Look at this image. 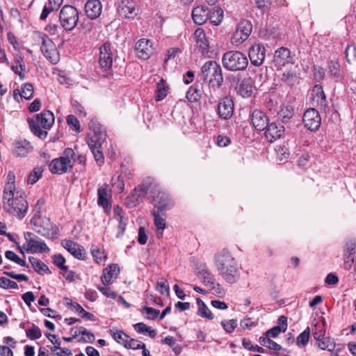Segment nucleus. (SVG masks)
I'll list each match as a JSON object with an SVG mask.
<instances>
[{"label":"nucleus","mask_w":356,"mask_h":356,"mask_svg":"<svg viewBox=\"0 0 356 356\" xmlns=\"http://www.w3.org/2000/svg\"><path fill=\"white\" fill-rule=\"evenodd\" d=\"M62 245L75 258L79 259H85L86 251L78 243L70 240H65L62 242Z\"/></svg>","instance_id":"bb28decb"},{"label":"nucleus","mask_w":356,"mask_h":356,"mask_svg":"<svg viewBox=\"0 0 356 356\" xmlns=\"http://www.w3.org/2000/svg\"><path fill=\"white\" fill-rule=\"evenodd\" d=\"M318 346L322 350L332 351L335 348L334 339L324 337L322 339L317 341Z\"/></svg>","instance_id":"09e8293b"},{"label":"nucleus","mask_w":356,"mask_h":356,"mask_svg":"<svg viewBox=\"0 0 356 356\" xmlns=\"http://www.w3.org/2000/svg\"><path fill=\"white\" fill-rule=\"evenodd\" d=\"M67 123L70 127V128L75 131L77 133L81 131V126L79 120L73 115H69L67 117Z\"/></svg>","instance_id":"052dcab7"},{"label":"nucleus","mask_w":356,"mask_h":356,"mask_svg":"<svg viewBox=\"0 0 356 356\" xmlns=\"http://www.w3.org/2000/svg\"><path fill=\"white\" fill-rule=\"evenodd\" d=\"M33 230L47 238L55 239L58 237L59 229L49 218H41L35 214L31 220Z\"/></svg>","instance_id":"7ed1b4c3"},{"label":"nucleus","mask_w":356,"mask_h":356,"mask_svg":"<svg viewBox=\"0 0 356 356\" xmlns=\"http://www.w3.org/2000/svg\"><path fill=\"white\" fill-rule=\"evenodd\" d=\"M112 332V337L119 343L122 344L124 347L129 339V336L125 334L122 330H116L115 332L111 330Z\"/></svg>","instance_id":"864d4df0"},{"label":"nucleus","mask_w":356,"mask_h":356,"mask_svg":"<svg viewBox=\"0 0 356 356\" xmlns=\"http://www.w3.org/2000/svg\"><path fill=\"white\" fill-rule=\"evenodd\" d=\"M204 79H209L210 84L213 81L216 83V86L220 88L223 83V75L220 65L216 61L209 60L206 62L201 69Z\"/></svg>","instance_id":"423d86ee"},{"label":"nucleus","mask_w":356,"mask_h":356,"mask_svg":"<svg viewBox=\"0 0 356 356\" xmlns=\"http://www.w3.org/2000/svg\"><path fill=\"white\" fill-rule=\"evenodd\" d=\"M321 119L318 112L314 108L307 110L303 115L305 127L311 131H316L321 125Z\"/></svg>","instance_id":"a211bd4d"},{"label":"nucleus","mask_w":356,"mask_h":356,"mask_svg":"<svg viewBox=\"0 0 356 356\" xmlns=\"http://www.w3.org/2000/svg\"><path fill=\"white\" fill-rule=\"evenodd\" d=\"M196 47L202 54H207L209 49V40L204 30L202 28L197 29L192 36Z\"/></svg>","instance_id":"412c9836"},{"label":"nucleus","mask_w":356,"mask_h":356,"mask_svg":"<svg viewBox=\"0 0 356 356\" xmlns=\"http://www.w3.org/2000/svg\"><path fill=\"white\" fill-rule=\"evenodd\" d=\"M252 124L259 131H264L269 122L267 115L261 111L254 109L250 115Z\"/></svg>","instance_id":"393cba45"},{"label":"nucleus","mask_w":356,"mask_h":356,"mask_svg":"<svg viewBox=\"0 0 356 356\" xmlns=\"http://www.w3.org/2000/svg\"><path fill=\"white\" fill-rule=\"evenodd\" d=\"M207 288L217 297L222 298L225 294L224 289L219 283L216 282V280L213 282V284L208 286Z\"/></svg>","instance_id":"680f3d73"},{"label":"nucleus","mask_w":356,"mask_h":356,"mask_svg":"<svg viewBox=\"0 0 356 356\" xmlns=\"http://www.w3.org/2000/svg\"><path fill=\"white\" fill-rule=\"evenodd\" d=\"M186 97L191 102H196L200 97V90L193 86L187 91Z\"/></svg>","instance_id":"4d7b16f0"},{"label":"nucleus","mask_w":356,"mask_h":356,"mask_svg":"<svg viewBox=\"0 0 356 356\" xmlns=\"http://www.w3.org/2000/svg\"><path fill=\"white\" fill-rule=\"evenodd\" d=\"M252 31V23L246 19L241 20L232 34L231 43L236 47L241 45L249 38Z\"/></svg>","instance_id":"1a4fd4ad"},{"label":"nucleus","mask_w":356,"mask_h":356,"mask_svg":"<svg viewBox=\"0 0 356 356\" xmlns=\"http://www.w3.org/2000/svg\"><path fill=\"white\" fill-rule=\"evenodd\" d=\"M118 13L123 18H134L137 15L136 2L133 0H120L118 5Z\"/></svg>","instance_id":"6ab92c4d"},{"label":"nucleus","mask_w":356,"mask_h":356,"mask_svg":"<svg viewBox=\"0 0 356 356\" xmlns=\"http://www.w3.org/2000/svg\"><path fill=\"white\" fill-rule=\"evenodd\" d=\"M26 337L31 340L40 339L42 337L40 329L33 325V326L26 330Z\"/></svg>","instance_id":"6e6d98bb"},{"label":"nucleus","mask_w":356,"mask_h":356,"mask_svg":"<svg viewBox=\"0 0 356 356\" xmlns=\"http://www.w3.org/2000/svg\"><path fill=\"white\" fill-rule=\"evenodd\" d=\"M237 94L243 98L251 97L254 91L253 81L250 78L243 79L236 88Z\"/></svg>","instance_id":"c756f323"},{"label":"nucleus","mask_w":356,"mask_h":356,"mask_svg":"<svg viewBox=\"0 0 356 356\" xmlns=\"http://www.w3.org/2000/svg\"><path fill=\"white\" fill-rule=\"evenodd\" d=\"M149 191L147 183H143L136 188L131 195L124 200V205L129 209L136 207L143 202Z\"/></svg>","instance_id":"9b49d317"},{"label":"nucleus","mask_w":356,"mask_h":356,"mask_svg":"<svg viewBox=\"0 0 356 356\" xmlns=\"http://www.w3.org/2000/svg\"><path fill=\"white\" fill-rule=\"evenodd\" d=\"M137 56L143 59H148L153 54L152 43L149 40L142 38L135 45Z\"/></svg>","instance_id":"b1692460"},{"label":"nucleus","mask_w":356,"mask_h":356,"mask_svg":"<svg viewBox=\"0 0 356 356\" xmlns=\"http://www.w3.org/2000/svg\"><path fill=\"white\" fill-rule=\"evenodd\" d=\"M213 263L218 273L237 264L230 252L226 249L214 254Z\"/></svg>","instance_id":"9d476101"},{"label":"nucleus","mask_w":356,"mask_h":356,"mask_svg":"<svg viewBox=\"0 0 356 356\" xmlns=\"http://www.w3.org/2000/svg\"><path fill=\"white\" fill-rule=\"evenodd\" d=\"M209 9L203 6H199L193 8L192 17L195 24H203L208 20Z\"/></svg>","instance_id":"473e14b6"},{"label":"nucleus","mask_w":356,"mask_h":356,"mask_svg":"<svg viewBox=\"0 0 356 356\" xmlns=\"http://www.w3.org/2000/svg\"><path fill=\"white\" fill-rule=\"evenodd\" d=\"M195 272L201 282L207 287L213 284L216 280L214 275L210 271L206 263H197L195 267Z\"/></svg>","instance_id":"2eb2a0df"},{"label":"nucleus","mask_w":356,"mask_h":356,"mask_svg":"<svg viewBox=\"0 0 356 356\" xmlns=\"http://www.w3.org/2000/svg\"><path fill=\"white\" fill-rule=\"evenodd\" d=\"M5 257L6 259L14 261L15 263L21 266L24 267L26 266V261L19 258L14 252L11 250H7L5 252Z\"/></svg>","instance_id":"13d9d810"},{"label":"nucleus","mask_w":356,"mask_h":356,"mask_svg":"<svg viewBox=\"0 0 356 356\" xmlns=\"http://www.w3.org/2000/svg\"><path fill=\"white\" fill-rule=\"evenodd\" d=\"M42 45L40 49L43 55L51 63L56 64L60 60V55L53 41L47 35L42 36Z\"/></svg>","instance_id":"f8f14e48"},{"label":"nucleus","mask_w":356,"mask_h":356,"mask_svg":"<svg viewBox=\"0 0 356 356\" xmlns=\"http://www.w3.org/2000/svg\"><path fill=\"white\" fill-rule=\"evenodd\" d=\"M102 8L99 0H88L85 5L86 14L90 19L97 18L102 13Z\"/></svg>","instance_id":"c85d7f7f"},{"label":"nucleus","mask_w":356,"mask_h":356,"mask_svg":"<svg viewBox=\"0 0 356 356\" xmlns=\"http://www.w3.org/2000/svg\"><path fill=\"white\" fill-rule=\"evenodd\" d=\"M78 10L70 5L64 6L59 13V22L61 26L67 31L73 30L79 21Z\"/></svg>","instance_id":"0eeeda50"},{"label":"nucleus","mask_w":356,"mask_h":356,"mask_svg":"<svg viewBox=\"0 0 356 356\" xmlns=\"http://www.w3.org/2000/svg\"><path fill=\"white\" fill-rule=\"evenodd\" d=\"M293 56L289 49L281 47L275 51L274 55V63L279 67L284 66L287 63H293Z\"/></svg>","instance_id":"a878e982"},{"label":"nucleus","mask_w":356,"mask_h":356,"mask_svg":"<svg viewBox=\"0 0 356 356\" xmlns=\"http://www.w3.org/2000/svg\"><path fill=\"white\" fill-rule=\"evenodd\" d=\"M53 263L60 270L67 271L68 266L65 265V259L60 254H54L52 256Z\"/></svg>","instance_id":"bf43d9fd"},{"label":"nucleus","mask_w":356,"mask_h":356,"mask_svg":"<svg viewBox=\"0 0 356 356\" xmlns=\"http://www.w3.org/2000/svg\"><path fill=\"white\" fill-rule=\"evenodd\" d=\"M72 168L70 159L67 157H59L53 159L49 164V170L54 174H63Z\"/></svg>","instance_id":"4be33fe9"},{"label":"nucleus","mask_w":356,"mask_h":356,"mask_svg":"<svg viewBox=\"0 0 356 356\" xmlns=\"http://www.w3.org/2000/svg\"><path fill=\"white\" fill-rule=\"evenodd\" d=\"M24 238L26 242L24 248L26 252L42 253L49 252L50 250L45 242L32 232H25Z\"/></svg>","instance_id":"6e6552de"},{"label":"nucleus","mask_w":356,"mask_h":356,"mask_svg":"<svg viewBox=\"0 0 356 356\" xmlns=\"http://www.w3.org/2000/svg\"><path fill=\"white\" fill-rule=\"evenodd\" d=\"M310 336V329L307 327L302 333H300L296 339V343L299 347H304L307 344Z\"/></svg>","instance_id":"5fc2aeb1"},{"label":"nucleus","mask_w":356,"mask_h":356,"mask_svg":"<svg viewBox=\"0 0 356 356\" xmlns=\"http://www.w3.org/2000/svg\"><path fill=\"white\" fill-rule=\"evenodd\" d=\"M223 18V11L220 9H215L213 10H209V14L208 20L213 25H219L222 21Z\"/></svg>","instance_id":"a18cd8bd"},{"label":"nucleus","mask_w":356,"mask_h":356,"mask_svg":"<svg viewBox=\"0 0 356 356\" xmlns=\"http://www.w3.org/2000/svg\"><path fill=\"white\" fill-rule=\"evenodd\" d=\"M154 223L157 228V235L160 238L163 236V230L165 228V211H153Z\"/></svg>","instance_id":"72a5a7b5"},{"label":"nucleus","mask_w":356,"mask_h":356,"mask_svg":"<svg viewBox=\"0 0 356 356\" xmlns=\"http://www.w3.org/2000/svg\"><path fill=\"white\" fill-rule=\"evenodd\" d=\"M33 85L30 83H26L22 85L21 90H14L13 96L15 99H17V95H19L22 98L30 99L33 97Z\"/></svg>","instance_id":"4c0bfd02"},{"label":"nucleus","mask_w":356,"mask_h":356,"mask_svg":"<svg viewBox=\"0 0 356 356\" xmlns=\"http://www.w3.org/2000/svg\"><path fill=\"white\" fill-rule=\"evenodd\" d=\"M327 67L329 72L332 76L338 77L340 74V65L338 58H334L327 62Z\"/></svg>","instance_id":"de8ad7c7"},{"label":"nucleus","mask_w":356,"mask_h":356,"mask_svg":"<svg viewBox=\"0 0 356 356\" xmlns=\"http://www.w3.org/2000/svg\"><path fill=\"white\" fill-rule=\"evenodd\" d=\"M144 347H145V344L144 343L134 339H131L130 337L125 345L126 348H131L133 350L141 349Z\"/></svg>","instance_id":"0e129e2a"},{"label":"nucleus","mask_w":356,"mask_h":356,"mask_svg":"<svg viewBox=\"0 0 356 356\" xmlns=\"http://www.w3.org/2000/svg\"><path fill=\"white\" fill-rule=\"evenodd\" d=\"M32 150V147L26 140H17L13 143V153L16 156H26Z\"/></svg>","instance_id":"2f4dec72"},{"label":"nucleus","mask_w":356,"mask_h":356,"mask_svg":"<svg viewBox=\"0 0 356 356\" xmlns=\"http://www.w3.org/2000/svg\"><path fill=\"white\" fill-rule=\"evenodd\" d=\"M168 91V86L166 85L165 81L161 79L157 83L156 101L158 102L163 99L166 97Z\"/></svg>","instance_id":"c03bdc74"},{"label":"nucleus","mask_w":356,"mask_h":356,"mask_svg":"<svg viewBox=\"0 0 356 356\" xmlns=\"http://www.w3.org/2000/svg\"><path fill=\"white\" fill-rule=\"evenodd\" d=\"M43 171L44 168L42 167H35L27 177V183L31 185L35 184L42 177Z\"/></svg>","instance_id":"49530a36"},{"label":"nucleus","mask_w":356,"mask_h":356,"mask_svg":"<svg viewBox=\"0 0 356 356\" xmlns=\"http://www.w3.org/2000/svg\"><path fill=\"white\" fill-rule=\"evenodd\" d=\"M88 127L92 133L88 134L87 141L97 142L98 145L99 143H104L106 134L100 123L97 120L92 119L88 124Z\"/></svg>","instance_id":"4468645a"},{"label":"nucleus","mask_w":356,"mask_h":356,"mask_svg":"<svg viewBox=\"0 0 356 356\" xmlns=\"http://www.w3.org/2000/svg\"><path fill=\"white\" fill-rule=\"evenodd\" d=\"M196 301L198 306L197 314L202 317L212 319L213 318V314L205 303L200 298H197Z\"/></svg>","instance_id":"79ce46f5"},{"label":"nucleus","mask_w":356,"mask_h":356,"mask_svg":"<svg viewBox=\"0 0 356 356\" xmlns=\"http://www.w3.org/2000/svg\"><path fill=\"white\" fill-rule=\"evenodd\" d=\"M68 305H71L72 308H74L82 318H86L87 320H93L94 315L90 312H86L79 304L76 302H67Z\"/></svg>","instance_id":"3c124183"},{"label":"nucleus","mask_w":356,"mask_h":356,"mask_svg":"<svg viewBox=\"0 0 356 356\" xmlns=\"http://www.w3.org/2000/svg\"><path fill=\"white\" fill-rule=\"evenodd\" d=\"M5 199V193L2 195V208L3 211L12 216L22 219L26 214L29 204L23 191L11 192L10 199Z\"/></svg>","instance_id":"f257e3e1"},{"label":"nucleus","mask_w":356,"mask_h":356,"mask_svg":"<svg viewBox=\"0 0 356 356\" xmlns=\"http://www.w3.org/2000/svg\"><path fill=\"white\" fill-rule=\"evenodd\" d=\"M120 273V267L118 264H113L108 266L104 269L101 280L104 285L112 284L113 279H116Z\"/></svg>","instance_id":"cd10ccee"},{"label":"nucleus","mask_w":356,"mask_h":356,"mask_svg":"<svg viewBox=\"0 0 356 356\" xmlns=\"http://www.w3.org/2000/svg\"><path fill=\"white\" fill-rule=\"evenodd\" d=\"M296 74L290 71L284 72L282 76V80L286 83L288 85H293L296 81Z\"/></svg>","instance_id":"338daca9"},{"label":"nucleus","mask_w":356,"mask_h":356,"mask_svg":"<svg viewBox=\"0 0 356 356\" xmlns=\"http://www.w3.org/2000/svg\"><path fill=\"white\" fill-rule=\"evenodd\" d=\"M111 194L108 185L104 184L97 189V204L104 211L108 213L111 209Z\"/></svg>","instance_id":"dca6fc26"},{"label":"nucleus","mask_w":356,"mask_h":356,"mask_svg":"<svg viewBox=\"0 0 356 356\" xmlns=\"http://www.w3.org/2000/svg\"><path fill=\"white\" fill-rule=\"evenodd\" d=\"M255 5L262 13L268 12L271 5L270 0H254Z\"/></svg>","instance_id":"e2e57ef3"},{"label":"nucleus","mask_w":356,"mask_h":356,"mask_svg":"<svg viewBox=\"0 0 356 356\" xmlns=\"http://www.w3.org/2000/svg\"><path fill=\"white\" fill-rule=\"evenodd\" d=\"M312 99L317 104L325 106L326 98L324 94L323 87L321 85H315L312 92Z\"/></svg>","instance_id":"58836bf2"},{"label":"nucleus","mask_w":356,"mask_h":356,"mask_svg":"<svg viewBox=\"0 0 356 356\" xmlns=\"http://www.w3.org/2000/svg\"><path fill=\"white\" fill-rule=\"evenodd\" d=\"M87 143L88 145V147H90L94 158L98 165H101L104 163V156L102 153V144L99 143L98 145L97 142H92V141H87Z\"/></svg>","instance_id":"c9c22d12"},{"label":"nucleus","mask_w":356,"mask_h":356,"mask_svg":"<svg viewBox=\"0 0 356 356\" xmlns=\"http://www.w3.org/2000/svg\"><path fill=\"white\" fill-rule=\"evenodd\" d=\"M259 342L261 346L273 350L279 351L282 349V346L280 344L264 335L259 337Z\"/></svg>","instance_id":"37998d69"},{"label":"nucleus","mask_w":356,"mask_h":356,"mask_svg":"<svg viewBox=\"0 0 356 356\" xmlns=\"http://www.w3.org/2000/svg\"><path fill=\"white\" fill-rule=\"evenodd\" d=\"M277 115L282 122L287 125L293 115V111L290 106H282Z\"/></svg>","instance_id":"ea45409f"},{"label":"nucleus","mask_w":356,"mask_h":356,"mask_svg":"<svg viewBox=\"0 0 356 356\" xmlns=\"http://www.w3.org/2000/svg\"><path fill=\"white\" fill-rule=\"evenodd\" d=\"M14 64L11 65L12 70L17 74L19 75L21 80L24 79L25 74L23 72L26 69L24 58L19 54H15L14 56Z\"/></svg>","instance_id":"e433bc0d"},{"label":"nucleus","mask_w":356,"mask_h":356,"mask_svg":"<svg viewBox=\"0 0 356 356\" xmlns=\"http://www.w3.org/2000/svg\"><path fill=\"white\" fill-rule=\"evenodd\" d=\"M248 55L252 65L260 66L264 63L266 57L264 46L261 44H252L249 48Z\"/></svg>","instance_id":"f3484780"},{"label":"nucleus","mask_w":356,"mask_h":356,"mask_svg":"<svg viewBox=\"0 0 356 356\" xmlns=\"http://www.w3.org/2000/svg\"><path fill=\"white\" fill-rule=\"evenodd\" d=\"M154 211H165L171 207L169 195L156 183L147 184Z\"/></svg>","instance_id":"39448f33"},{"label":"nucleus","mask_w":356,"mask_h":356,"mask_svg":"<svg viewBox=\"0 0 356 356\" xmlns=\"http://www.w3.org/2000/svg\"><path fill=\"white\" fill-rule=\"evenodd\" d=\"M219 275L227 282L234 284L238 282L240 278V271L237 264L224 270L218 273Z\"/></svg>","instance_id":"7c9ffc66"},{"label":"nucleus","mask_w":356,"mask_h":356,"mask_svg":"<svg viewBox=\"0 0 356 356\" xmlns=\"http://www.w3.org/2000/svg\"><path fill=\"white\" fill-rule=\"evenodd\" d=\"M113 60V50L110 42H105L99 47V65L102 69L108 71L111 69Z\"/></svg>","instance_id":"ddd939ff"},{"label":"nucleus","mask_w":356,"mask_h":356,"mask_svg":"<svg viewBox=\"0 0 356 356\" xmlns=\"http://www.w3.org/2000/svg\"><path fill=\"white\" fill-rule=\"evenodd\" d=\"M79 333H81V337L79 339V342L81 343H92L95 339V335L87 330L84 327H79Z\"/></svg>","instance_id":"8fccbe9b"},{"label":"nucleus","mask_w":356,"mask_h":356,"mask_svg":"<svg viewBox=\"0 0 356 356\" xmlns=\"http://www.w3.org/2000/svg\"><path fill=\"white\" fill-rule=\"evenodd\" d=\"M222 63L223 67L232 72L244 70L248 64L247 56L238 51H229L224 54Z\"/></svg>","instance_id":"20e7f679"},{"label":"nucleus","mask_w":356,"mask_h":356,"mask_svg":"<svg viewBox=\"0 0 356 356\" xmlns=\"http://www.w3.org/2000/svg\"><path fill=\"white\" fill-rule=\"evenodd\" d=\"M165 280L158 281L156 284V290L161 295H168L170 291V288L168 284L166 283Z\"/></svg>","instance_id":"774afa93"},{"label":"nucleus","mask_w":356,"mask_h":356,"mask_svg":"<svg viewBox=\"0 0 356 356\" xmlns=\"http://www.w3.org/2000/svg\"><path fill=\"white\" fill-rule=\"evenodd\" d=\"M265 130V136L270 142L280 138L284 134L285 128L283 124H278L275 122H268Z\"/></svg>","instance_id":"5701e85b"},{"label":"nucleus","mask_w":356,"mask_h":356,"mask_svg":"<svg viewBox=\"0 0 356 356\" xmlns=\"http://www.w3.org/2000/svg\"><path fill=\"white\" fill-rule=\"evenodd\" d=\"M54 123V114L49 111H44L37 114L35 118L29 120L31 131L40 139L47 136V129H49Z\"/></svg>","instance_id":"f03ea898"},{"label":"nucleus","mask_w":356,"mask_h":356,"mask_svg":"<svg viewBox=\"0 0 356 356\" xmlns=\"http://www.w3.org/2000/svg\"><path fill=\"white\" fill-rule=\"evenodd\" d=\"M29 259L33 268L38 273H51V271L49 270L48 266L42 261H40L39 259L33 257H29Z\"/></svg>","instance_id":"a19ab883"},{"label":"nucleus","mask_w":356,"mask_h":356,"mask_svg":"<svg viewBox=\"0 0 356 356\" xmlns=\"http://www.w3.org/2000/svg\"><path fill=\"white\" fill-rule=\"evenodd\" d=\"M22 190L17 189L15 186V175L13 172L10 171L8 173L6 178V183L5 184L3 193H5V199L10 197L11 192L21 191ZM10 198H8L9 200Z\"/></svg>","instance_id":"f704fd0d"},{"label":"nucleus","mask_w":356,"mask_h":356,"mask_svg":"<svg viewBox=\"0 0 356 356\" xmlns=\"http://www.w3.org/2000/svg\"><path fill=\"white\" fill-rule=\"evenodd\" d=\"M234 112V102L229 96H225L222 98L218 105V114L219 117L224 120L229 119Z\"/></svg>","instance_id":"aec40b11"},{"label":"nucleus","mask_w":356,"mask_h":356,"mask_svg":"<svg viewBox=\"0 0 356 356\" xmlns=\"http://www.w3.org/2000/svg\"><path fill=\"white\" fill-rule=\"evenodd\" d=\"M134 329L136 332L140 334L147 332L151 338H154L156 336V332L143 323H138L135 324Z\"/></svg>","instance_id":"603ef678"},{"label":"nucleus","mask_w":356,"mask_h":356,"mask_svg":"<svg viewBox=\"0 0 356 356\" xmlns=\"http://www.w3.org/2000/svg\"><path fill=\"white\" fill-rule=\"evenodd\" d=\"M221 325L223 327L225 331L227 333L232 332L237 325L236 321L232 319L229 321H223L221 322Z\"/></svg>","instance_id":"69168bd1"}]
</instances>
